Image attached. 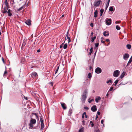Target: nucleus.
<instances>
[{
  "label": "nucleus",
  "mask_w": 132,
  "mask_h": 132,
  "mask_svg": "<svg viewBox=\"0 0 132 132\" xmlns=\"http://www.w3.org/2000/svg\"><path fill=\"white\" fill-rule=\"evenodd\" d=\"M37 52L39 53L40 52V49H38L37 50Z\"/></svg>",
  "instance_id": "bf43d9fd"
},
{
  "label": "nucleus",
  "mask_w": 132,
  "mask_h": 132,
  "mask_svg": "<svg viewBox=\"0 0 132 132\" xmlns=\"http://www.w3.org/2000/svg\"><path fill=\"white\" fill-rule=\"evenodd\" d=\"M99 44L98 43H96L95 44V46L96 47H98Z\"/></svg>",
  "instance_id": "a19ab883"
},
{
  "label": "nucleus",
  "mask_w": 132,
  "mask_h": 132,
  "mask_svg": "<svg viewBox=\"0 0 132 132\" xmlns=\"http://www.w3.org/2000/svg\"><path fill=\"white\" fill-rule=\"evenodd\" d=\"M2 12L3 13H6L7 12V10H6L5 7L4 8V10H2Z\"/></svg>",
  "instance_id": "5701e85b"
},
{
  "label": "nucleus",
  "mask_w": 132,
  "mask_h": 132,
  "mask_svg": "<svg viewBox=\"0 0 132 132\" xmlns=\"http://www.w3.org/2000/svg\"><path fill=\"white\" fill-rule=\"evenodd\" d=\"M72 112V109H70L68 112V115L69 116H70Z\"/></svg>",
  "instance_id": "aec40b11"
},
{
  "label": "nucleus",
  "mask_w": 132,
  "mask_h": 132,
  "mask_svg": "<svg viewBox=\"0 0 132 132\" xmlns=\"http://www.w3.org/2000/svg\"><path fill=\"white\" fill-rule=\"evenodd\" d=\"M120 73V71L119 70H116L114 71L113 73V76L114 77H118Z\"/></svg>",
  "instance_id": "f03ea898"
},
{
  "label": "nucleus",
  "mask_w": 132,
  "mask_h": 132,
  "mask_svg": "<svg viewBox=\"0 0 132 132\" xmlns=\"http://www.w3.org/2000/svg\"><path fill=\"white\" fill-rule=\"evenodd\" d=\"M67 39H68V43H69L70 42H71V40H70V37H69V30H68L67 32L66 37H65V40H67Z\"/></svg>",
  "instance_id": "39448f33"
},
{
  "label": "nucleus",
  "mask_w": 132,
  "mask_h": 132,
  "mask_svg": "<svg viewBox=\"0 0 132 132\" xmlns=\"http://www.w3.org/2000/svg\"><path fill=\"white\" fill-rule=\"evenodd\" d=\"M112 20L110 18H107L105 20V23L106 25H110L111 23Z\"/></svg>",
  "instance_id": "f257e3e1"
},
{
  "label": "nucleus",
  "mask_w": 132,
  "mask_h": 132,
  "mask_svg": "<svg viewBox=\"0 0 132 132\" xmlns=\"http://www.w3.org/2000/svg\"><path fill=\"white\" fill-rule=\"evenodd\" d=\"M101 99V98L100 96H98L97 98L95 99V101L96 102V103H98V101L100 100Z\"/></svg>",
  "instance_id": "f3484780"
},
{
  "label": "nucleus",
  "mask_w": 132,
  "mask_h": 132,
  "mask_svg": "<svg viewBox=\"0 0 132 132\" xmlns=\"http://www.w3.org/2000/svg\"><path fill=\"white\" fill-rule=\"evenodd\" d=\"M90 50V52L92 53L93 51V48L92 47L91 48Z\"/></svg>",
  "instance_id": "37998d69"
},
{
  "label": "nucleus",
  "mask_w": 132,
  "mask_h": 132,
  "mask_svg": "<svg viewBox=\"0 0 132 132\" xmlns=\"http://www.w3.org/2000/svg\"><path fill=\"white\" fill-rule=\"evenodd\" d=\"M33 124H32L30 123L29 124V129H32L33 127Z\"/></svg>",
  "instance_id": "412c9836"
},
{
  "label": "nucleus",
  "mask_w": 132,
  "mask_h": 132,
  "mask_svg": "<svg viewBox=\"0 0 132 132\" xmlns=\"http://www.w3.org/2000/svg\"><path fill=\"white\" fill-rule=\"evenodd\" d=\"M116 28L117 30H119L120 29V28L119 26L118 25H117L116 26Z\"/></svg>",
  "instance_id": "473e14b6"
},
{
  "label": "nucleus",
  "mask_w": 132,
  "mask_h": 132,
  "mask_svg": "<svg viewBox=\"0 0 132 132\" xmlns=\"http://www.w3.org/2000/svg\"><path fill=\"white\" fill-rule=\"evenodd\" d=\"M104 122V121L103 120H102L101 121V123L102 124H103V126H104V125L103 124V122Z\"/></svg>",
  "instance_id": "3c124183"
},
{
  "label": "nucleus",
  "mask_w": 132,
  "mask_h": 132,
  "mask_svg": "<svg viewBox=\"0 0 132 132\" xmlns=\"http://www.w3.org/2000/svg\"><path fill=\"white\" fill-rule=\"evenodd\" d=\"M7 71H6V70H5V71H4V75H5V74H7Z\"/></svg>",
  "instance_id": "de8ad7c7"
},
{
  "label": "nucleus",
  "mask_w": 132,
  "mask_h": 132,
  "mask_svg": "<svg viewBox=\"0 0 132 132\" xmlns=\"http://www.w3.org/2000/svg\"><path fill=\"white\" fill-rule=\"evenodd\" d=\"M40 121L41 125V130H43L44 128V124L43 123V120L41 118H40Z\"/></svg>",
  "instance_id": "423d86ee"
},
{
  "label": "nucleus",
  "mask_w": 132,
  "mask_h": 132,
  "mask_svg": "<svg viewBox=\"0 0 132 132\" xmlns=\"http://www.w3.org/2000/svg\"><path fill=\"white\" fill-rule=\"evenodd\" d=\"M90 26L92 27H93V23H91L90 24Z\"/></svg>",
  "instance_id": "864d4df0"
},
{
  "label": "nucleus",
  "mask_w": 132,
  "mask_h": 132,
  "mask_svg": "<svg viewBox=\"0 0 132 132\" xmlns=\"http://www.w3.org/2000/svg\"><path fill=\"white\" fill-rule=\"evenodd\" d=\"M27 42V40L26 39H24L23 40V42L22 44V46H24L26 44Z\"/></svg>",
  "instance_id": "dca6fc26"
},
{
  "label": "nucleus",
  "mask_w": 132,
  "mask_h": 132,
  "mask_svg": "<svg viewBox=\"0 0 132 132\" xmlns=\"http://www.w3.org/2000/svg\"><path fill=\"white\" fill-rule=\"evenodd\" d=\"M90 123L91 124L92 127H93L94 126V125L93 122L92 121H90Z\"/></svg>",
  "instance_id": "ea45409f"
},
{
  "label": "nucleus",
  "mask_w": 132,
  "mask_h": 132,
  "mask_svg": "<svg viewBox=\"0 0 132 132\" xmlns=\"http://www.w3.org/2000/svg\"><path fill=\"white\" fill-rule=\"evenodd\" d=\"M113 89V87H111L109 91H111Z\"/></svg>",
  "instance_id": "09e8293b"
},
{
  "label": "nucleus",
  "mask_w": 132,
  "mask_h": 132,
  "mask_svg": "<svg viewBox=\"0 0 132 132\" xmlns=\"http://www.w3.org/2000/svg\"><path fill=\"white\" fill-rule=\"evenodd\" d=\"M89 69L90 70H91V69H92V67L91 66H89Z\"/></svg>",
  "instance_id": "e2e57ef3"
},
{
  "label": "nucleus",
  "mask_w": 132,
  "mask_h": 132,
  "mask_svg": "<svg viewBox=\"0 0 132 132\" xmlns=\"http://www.w3.org/2000/svg\"><path fill=\"white\" fill-rule=\"evenodd\" d=\"M105 41L106 42H110V40L109 39H106Z\"/></svg>",
  "instance_id": "680f3d73"
},
{
  "label": "nucleus",
  "mask_w": 132,
  "mask_h": 132,
  "mask_svg": "<svg viewBox=\"0 0 132 132\" xmlns=\"http://www.w3.org/2000/svg\"><path fill=\"white\" fill-rule=\"evenodd\" d=\"M125 74V72H122L120 76V78H121V79L122 78L124 77Z\"/></svg>",
  "instance_id": "6ab92c4d"
},
{
  "label": "nucleus",
  "mask_w": 132,
  "mask_h": 132,
  "mask_svg": "<svg viewBox=\"0 0 132 132\" xmlns=\"http://www.w3.org/2000/svg\"><path fill=\"white\" fill-rule=\"evenodd\" d=\"M110 1V0H108L107 2L106 3V4H109Z\"/></svg>",
  "instance_id": "5fc2aeb1"
},
{
  "label": "nucleus",
  "mask_w": 132,
  "mask_h": 132,
  "mask_svg": "<svg viewBox=\"0 0 132 132\" xmlns=\"http://www.w3.org/2000/svg\"><path fill=\"white\" fill-rule=\"evenodd\" d=\"M110 1V0H108L107 2L106 3V4H109Z\"/></svg>",
  "instance_id": "6e6d98bb"
},
{
  "label": "nucleus",
  "mask_w": 132,
  "mask_h": 132,
  "mask_svg": "<svg viewBox=\"0 0 132 132\" xmlns=\"http://www.w3.org/2000/svg\"><path fill=\"white\" fill-rule=\"evenodd\" d=\"M132 62V57L130 58L128 61V63H130Z\"/></svg>",
  "instance_id": "c9c22d12"
},
{
  "label": "nucleus",
  "mask_w": 132,
  "mask_h": 132,
  "mask_svg": "<svg viewBox=\"0 0 132 132\" xmlns=\"http://www.w3.org/2000/svg\"><path fill=\"white\" fill-rule=\"evenodd\" d=\"M5 4L6 5V7H7V10L8 9V6H9V5H8V4L7 3V2H5Z\"/></svg>",
  "instance_id": "7c9ffc66"
},
{
  "label": "nucleus",
  "mask_w": 132,
  "mask_h": 132,
  "mask_svg": "<svg viewBox=\"0 0 132 132\" xmlns=\"http://www.w3.org/2000/svg\"><path fill=\"white\" fill-rule=\"evenodd\" d=\"M102 3V2L101 1H98L97 2H95L94 3V6L96 7L99 6L101 3Z\"/></svg>",
  "instance_id": "7ed1b4c3"
},
{
  "label": "nucleus",
  "mask_w": 132,
  "mask_h": 132,
  "mask_svg": "<svg viewBox=\"0 0 132 132\" xmlns=\"http://www.w3.org/2000/svg\"><path fill=\"white\" fill-rule=\"evenodd\" d=\"M59 67H58L56 69V70L55 72V74H56L57 72V71H58V70L59 69Z\"/></svg>",
  "instance_id": "58836bf2"
},
{
  "label": "nucleus",
  "mask_w": 132,
  "mask_h": 132,
  "mask_svg": "<svg viewBox=\"0 0 132 132\" xmlns=\"http://www.w3.org/2000/svg\"><path fill=\"white\" fill-rule=\"evenodd\" d=\"M98 118V117L97 116V115H96V116L95 118V119L96 120Z\"/></svg>",
  "instance_id": "338daca9"
},
{
  "label": "nucleus",
  "mask_w": 132,
  "mask_h": 132,
  "mask_svg": "<svg viewBox=\"0 0 132 132\" xmlns=\"http://www.w3.org/2000/svg\"><path fill=\"white\" fill-rule=\"evenodd\" d=\"M109 83H112V80L111 79H110L108 81H106V83L108 84Z\"/></svg>",
  "instance_id": "72a5a7b5"
},
{
  "label": "nucleus",
  "mask_w": 132,
  "mask_h": 132,
  "mask_svg": "<svg viewBox=\"0 0 132 132\" xmlns=\"http://www.w3.org/2000/svg\"><path fill=\"white\" fill-rule=\"evenodd\" d=\"M91 110L93 112L96 111L97 110L96 106L95 105H93L91 107Z\"/></svg>",
  "instance_id": "9d476101"
},
{
  "label": "nucleus",
  "mask_w": 132,
  "mask_h": 132,
  "mask_svg": "<svg viewBox=\"0 0 132 132\" xmlns=\"http://www.w3.org/2000/svg\"><path fill=\"white\" fill-rule=\"evenodd\" d=\"M84 109H85V110H88V109H89V108L88 107H87V106H86V107H84Z\"/></svg>",
  "instance_id": "a18cd8bd"
},
{
  "label": "nucleus",
  "mask_w": 132,
  "mask_h": 132,
  "mask_svg": "<svg viewBox=\"0 0 132 132\" xmlns=\"http://www.w3.org/2000/svg\"><path fill=\"white\" fill-rule=\"evenodd\" d=\"M24 8V6H22L21 7H20L18 9V11H20L21 10H22V9H23Z\"/></svg>",
  "instance_id": "bb28decb"
},
{
  "label": "nucleus",
  "mask_w": 132,
  "mask_h": 132,
  "mask_svg": "<svg viewBox=\"0 0 132 132\" xmlns=\"http://www.w3.org/2000/svg\"><path fill=\"white\" fill-rule=\"evenodd\" d=\"M61 105L64 110H65L67 109V107L66 105L64 103H61Z\"/></svg>",
  "instance_id": "ddd939ff"
},
{
  "label": "nucleus",
  "mask_w": 132,
  "mask_h": 132,
  "mask_svg": "<svg viewBox=\"0 0 132 132\" xmlns=\"http://www.w3.org/2000/svg\"><path fill=\"white\" fill-rule=\"evenodd\" d=\"M8 16H11L12 15V14L11 13V10L10 9H9L7 12Z\"/></svg>",
  "instance_id": "f8f14e48"
},
{
  "label": "nucleus",
  "mask_w": 132,
  "mask_h": 132,
  "mask_svg": "<svg viewBox=\"0 0 132 132\" xmlns=\"http://www.w3.org/2000/svg\"><path fill=\"white\" fill-rule=\"evenodd\" d=\"M30 122L32 124H34L36 123V120L35 119L31 118L30 120Z\"/></svg>",
  "instance_id": "9b49d317"
},
{
  "label": "nucleus",
  "mask_w": 132,
  "mask_h": 132,
  "mask_svg": "<svg viewBox=\"0 0 132 132\" xmlns=\"http://www.w3.org/2000/svg\"><path fill=\"white\" fill-rule=\"evenodd\" d=\"M86 98V95H82L81 96V100L83 103H84L85 102Z\"/></svg>",
  "instance_id": "6e6552de"
},
{
  "label": "nucleus",
  "mask_w": 132,
  "mask_h": 132,
  "mask_svg": "<svg viewBox=\"0 0 132 132\" xmlns=\"http://www.w3.org/2000/svg\"><path fill=\"white\" fill-rule=\"evenodd\" d=\"M120 22V21H116L115 22V23L116 24H119Z\"/></svg>",
  "instance_id": "79ce46f5"
},
{
  "label": "nucleus",
  "mask_w": 132,
  "mask_h": 132,
  "mask_svg": "<svg viewBox=\"0 0 132 132\" xmlns=\"http://www.w3.org/2000/svg\"><path fill=\"white\" fill-rule=\"evenodd\" d=\"M63 47V45H61L60 46V48H61Z\"/></svg>",
  "instance_id": "69168bd1"
},
{
  "label": "nucleus",
  "mask_w": 132,
  "mask_h": 132,
  "mask_svg": "<svg viewBox=\"0 0 132 132\" xmlns=\"http://www.w3.org/2000/svg\"><path fill=\"white\" fill-rule=\"evenodd\" d=\"M96 36H94V37H92L91 38V41L92 42H93L96 38Z\"/></svg>",
  "instance_id": "b1692460"
},
{
  "label": "nucleus",
  "mask_w": 132,
  "mask_h": 132,
  "mask_svg": "<svg viewBox=\"0 0 132 132\" xmlns=\"http://www.w3.org/2000/svg\"><path fill=\"white\" fill-rule=\"evenodd\" d=\"M67 44H65L64 45L63 47L64 49H65L67 47Z\"/></svg>",
  "instance_id": "e433bc0d"
},
{
  "label": "nucleus",
  "mask_w": 132,
  "mask_h": 132,
  "mask_svg": "<svg viewBox=\"0 0 132 132\" xmlns=\"http://www.w3.org/2000/svg\"><path fill=\"white\" fill-rule=\"evenodd\" d=\"M84 113H83L82 115V118H84Z\"/></svg>",
  "instance_id": "052dcab7"
},
{
  "label": "nucleus",
  "mask_w": 132,
  "mask_h": 132,
  "mask_svg": "<svg viewBox=\"0 0 132 132\" xmlns=\"http://www.w3.org/2000/svg\"><path fill=\"white\" fill-rule=\"evenodd\" d=\"M100 16H101L102 14V13L104 11V10L103 9H101L100 10Z\"/></svg>",
  "instance_id": "c85d7f7f"
},
{
  "label": "nucleus",
  "mask_w": 132,
  "mask_h": 132,
  "mask_svg": "<svg viewBox=\"0 0 132 132\" xmlns=\"http://www.w3.org/2000/svg\"><path fill=\"white\" fill-rule=\"evenodd\" d=\"M82 124L83 125H85V121L84 120H83L82 121Z\"/></svg>",
  "instance_id": "8fccbe9b"
},
{
  "label": "nucleus",
  "mask_w": 132,
  "mask_h": 132,
  "mask_svg": "<svg viewBox=\"0 0 132 132\" xmlns=\"http://www.w3.org/2000/svg\"><path fill=\"white\" fill-rule=\"evenodd\" d=\"M129 57V55L127 53H125L123 55V58L125 60H127Z\"/></svg>",
  "instance_id": "20e7f679"
},
{
  "label": "nucleus",
  "mask_w": 132,
  "mask_h": 132,
  "mask_svg": "<svg viewBox=\"0 0 132 132\" xmlns=\"http://www.w3.org/2000/svg\"><path fill=\"white\" fill-rule=\"evenodd\" d=\"M84 115L85 116V118H87V115L86 114V112H84Z\"/></svg>",
  "instance_id": "c03bdc74"
},
{
  "label": "nucleus",
  "mask_w": 132,
  "mask_h": 132,
  "mask_svg": "<svg viewBox=\"0 0 132 132\" xmlns=\"http://www.w3.org/2000/svg\"><path fill=\"white\" fill-rule=\"evenodd\" d=\"M109 10L111 11H113L114 10L112 6H111L110 7Z\"/></svg>",
  "instance_id": "c756f323"
},
{
  "label": "nucleus",
  "mask_w": 132,
  "mask_h": 132,
  "mask_svg": "<svg viewBox=\"0 0 132 132\" xmlns=\"http://www.w3.org/2000/svg\"><path fill=\"white\" fill-rule=\"evenodd\" d=\"M96 52H97V51L95 52L94 53V57H95V55H96Z\"/></svg>",
  "instance_id": "774afa93"
},
{
  "label": "nucleus",
  "mask_w": 132,
  "mask_h": 132,
  "mask_svg": "<svg viewBox=\"0 0 132 132\" xmlns=\"http://www.w3.org/2000/svg\"><path fill=\"white\" fill-rule=\"evenodd\" d=\"M79 132H84L83 129L81 128L80 129L79 131Z\"/></svg>",
  "instance_id": "4c0bfd02"
},
{
  "label": "nucleus",
  "mask_w": 132,
  "mask_h": 132,
  "mask_svg": "<svg viewBox=\"0 0 132 132\" xmlns=\"http://www.w3.org/2000/svg\"><path fill=\"white\" fill-rule=\"evenodd\" d=\"M87 91L88 90L87 89H86L85 90L84 92L83 95H86V94L87 93Z\"/></svg>",
  "instance_id": "4be33fe9"
},
{
  "label": "nucleus",
  "mask_w": 132,
  "mask_h": 132,
  "mask_svg": "<svg viewBox=\"0 0 132 132\" xmlns=\"http://www.w3.org/2000/svg\"><path fill=\"white\" fill-rule=\"evenodd\" d=\"M21 60L22 62V63H24L25 61V58L24 57H22L21 59Z\"/></svg>",
  "instance_id": "393cba45"
},
{
  "label": "nucleus",
  "mask_w": 132,
  "mask_h": 132,
  "mask_svg": "<svg viewBox=\"0 0 132 132\" xmlns=\"http://www.w3.org/2000/svg\"><path fill=\"white\" fill-rule=\"evenodd\" d=\"M100 112L98 111L97 113V115L98 114V115H100Z\"/></svg>",
  "instance_id": "4d7b16f0"
},
{
  "label": "nucleus",
  "mask_w": 132,
  "mask_h": 132,
  "mask_svg": "<svg viewBox=\"0 0 132 132\" xmlns=\"http://www.w3.org/2000/svg\"><path fill=\"white\" fill-rule=\"evenodd\" d=\"M92 102V100H90V99L89 98V99L88 102L89 103H91Z\"/></svg>",
  "instance_id": "603ef678"
},
{
  "label": "nucleus",
  "mask_w": 132,
  "mask_h": 132,
  "mask_svg": "<svg viewBox=\"0 0 132 132\" xmlns=\"http://www.w3.org/2000/svg\"><path fill=\"white\" fill-rule=\"evenodd\" d=\"M101 43H105V42L104 41H103L102 40H101Z\"/></svg>",
  "instance_id": "0e129e2a"
},
{
  "label": "nucleus",
  "mask_w": 132,
  "mask_h": 132,
  "mask_svg": "<svg viewBox=\"0 0 132 132\" xmlns=\"http://www.w3.org/2000/svg\"><path fill=\"white\" fill-rule=\"evenodd\" d=\"M28 25H30L31 24V21L30 20H27L25 22Z\"/></svg>",
  "instance_id": "4468645a"
},
{
  "label": "nucleus",
  "mask_w": 132,
  "mask_h": 132,
  "mask_svg": "<svg viewBox=\"0 0 132 132\" xmlns=\"http://www.w3.org/2000/svg\"><path fill=\"white\" fill-rule=\"evenodd\" d=\"M98 13V11L96 10L94 12V17L96 18L97 17V14Z\"/></svg>",
  "instance_id": "2eb2a0df"
},
{
  "label": "nucleus",
  "mask_w": 132,
  "mask_h": 132,
  "mask_svg": "<svg viewBox=\"0 0 132 132\" xmlns=\"http://www.w3.org/2000/svg\"><path fill=\"white\" fill-rule=\"evenodd\" d=\"M127 47L128 49H130L131 48V45L130 44H127L126 46Z\"/></svg>",
  "instance_id": "cd10ccee"
},
{
  "label": "nucleus",
  "mask_w": 132,
  "mask_h": 132,
  "mask_svg": "<svg viewBox=\"0 0 132 132\" xmlns=\"http://www.w3.org/2000/svg\"><path fill=\"white\" fill-rule=\"evenodd\" d=\"M31 76L32 78H34L37 76V75L36 72H33L31 73Z\"/></svg>",
  "instance_id": "1a4fd4ad"
},
{
  "label": "nucleus",
  "mask_w": 132,
  "mask_h": 132,
  "mask_svg": "<svg viewBox=\"0 0 132 132\" xmlns=\"http://www.w3.org/2000/svg\"><path fill=\"white\" fill-rule=\"evenodd\" d=\"M88 78H91L92 76H91V73H89L88 74Z\"/></svg>",
  "instance_id": "f704fd0d"
},
{
  "label": "nucleus",
  "mask_w": 132,
  "mask_h": 132,
  "mask_svg": "<svg viewBox=\"0 0 132 132\" xmlns=\"http://www.w3.org/2000/svg\"><path fill=\"white\" fill-rule=\"evenodd\" d=\"M34 115L36 117V118L37 119H39V117L37 115V114L36 113H33L32 114V115L33 116V115Z\"/></svg>",
  "instance_id": "a878e982"
},
{
  "label": "nucleus",
  "mask_w": 132,
  "mask_h": 132,
  "mask_svg": "<svg viewBox=\"0 0 132 132\" xmlns=\"http://www.w3.org/2000/svg\"><path fill=\"white\" fill-rule=\"evenodd\" d=\"M102 72V70L101 68L97 67L95 70V72L97 74H99L101 73Z\"/></svg>",
  "instance_id": "0eeeda50"
},
{
  "label": "nucleus",
  "mask_w": 132,
  "mask_h": 132,
  "mask_svg": "<svg viewBox=\"0 0 132 132\" xmlns=\"http://www.w3.org/2000/svg\"><path fill=\"white\" fill-rule=\"evenodd\" d=\"M95 132H101L100 131L99 129H98Z\"/></svg>",
  "instance_id": "13d9d810"
},
{
  "label": "nucleus",
  "mask_w": 132,
  "mask_h": 132,
  "mask_svg": "<svg viewBox=\"0 0 132 132\" xmlns=\"http://www.w3.org/2000/svg\"><path fill=\"white\" fill-rule=\"evenodd\" d=\"M109 5V4H106V6H105V8L106 9L108 7Z\"/></svg>",
  "instance_id": "49530a36"
},
{
  "label": "nucleus",
  "mask_w": 132,
  "mask_h": 132,
  "mask_svg": "<svg viewBox=\"0 0 132 132\" xmlns=\"http://www.w3.org/2000/svg\"><path fill=\"white\" fill-rule=\"evenodd\" d=\"M103 35L105 36H108L109 35V33L108 32L105 31L104 32Z\"/></svg>",
  "instance_id": "a211bd4d"
},
{
  "label": "nucleus",
  "mask_w": 132,
  "mask_h": 132,
  "mask_svg": "<svg viewBox=\"0 0 132 132\" xmlns=\"http://www.w3.org/2000/svg\"><path fill=\"white\" fill-rule=\"evenodd\" d=\"M119 80L118 79H117L114 82V83L115 84V85L116 86L117 84V83H118V82L119 81Z\"/></svg>",
  "instance_id": "2f4dec72"
}]
</instances>
